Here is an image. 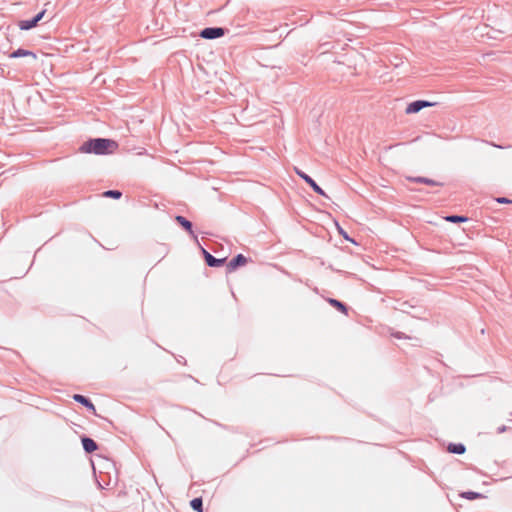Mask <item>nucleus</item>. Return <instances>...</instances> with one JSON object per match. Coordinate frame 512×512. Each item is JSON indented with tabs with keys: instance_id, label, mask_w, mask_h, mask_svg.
<instances>
[{
	"instance_id": "1",
	"label": "nucleus",
	"mask_w": 512,
	"mask_h": 512,
	"mask_svg": "<svg viewBox=\"0 0 512 512\" xmlns=\"http://www.w3.org/2000/svg\"><path fill=\"white\" fill-rule=\"evenodd\" d=\"M118 148V143L109 138H90L79 148L82 153L95 155H109Z\"/></svg>"
},
{
	"instance_id": "2",
	"label": "nucleus",
	"mask_w": 512,
	"mask_h": 512,
	"mask_svg": "<svg viewBox=\"0 0 512 512\" xmlns=\"http://www.w3.org/2000/svg\"><path fill=\"white\" fill-rule=\"evenodd\" d=\"M295 173L305 181L306 184H308L311 189L317 193L318 195H321L327 199H330V197L325 193V191L316 183V181L310 177L307 173L302 171L301 169L294 167Z\"/></svg>"
},
{
	"instance_id": "3",
	"label": "nucleus",
	"mask_w": 512,
	"mask_h": 512,
	"mask_svg": "<svg viewBox=\"0 0 512 512\" xmlns=\"http://www.w3.org/2000/svg\"><path fill=\"white\" fill-rule=\"evenodd\" d=\"M226 32L227 29L223 27H206L200 31L199 36L203 39L214 40L223 37Z\"/></svg>"
},
{
	"instance_id": "4",
	"label": "nucleus",
	"mask_w": 512,
	"mask_h": 512,
	"mask_svg": "<svg viewBox=\"0 0 512 512\" xmlns=\"http://www.w3.org/2000/svg\"><path fill=\"white\" fill-rule=\"evenodd\" d=\"M45 13H46V9H43L40 12H38L34 17H32L31 19L20 20L18 22V27L20 28V30H24V31H27V30H30V29L36 27L38 25V23L44 18Z\"/></svg>"
},
{
	"instance_id": "5",
	"label": "nucleus",
	"mask_w": 512,
	"mask_h": 512,
	"mask_svg": "<svg viewBox=\"0 0 512 512\" xmlns=\"http://www.w3.org/2000/svg\"><path fill=\"white\" fill-rule=\"evenodd\" d=\"M435 105L436 102H431L428 100H415L407 105L405 112L406 114H415L420 112L424 108L432 107Z\"/></svg>"
},
{
	"instance_id": "6",
	"label": "nucleus",
	"mask_w": 512,
	"mask_h": 512,
	"mask_svg": "<svg viewBox=\"0 0 512 512\" xmlns=\"http://www.w3.org/2000/svg\"><path fill=\"white\" fill-rule=\"evenodd\" d=\"M198 245L201 248V252L203 254L207 266L218 268L224 265L226 258H216L212 254H210L206 249H204L199 243Z\"/></svg>"
},
{
	"instance_id": "7",
	"label": "nucleus",
	"mask_w": 512,
	"mask_h": 512,
	"mask_svg": "<svg viewBox=\"0 0 512 512\" xmlns=\"http://www.w3.org/2000/svg\"><path fill=\"white\" fill-rule=\"evenodd\" d=\"M248 258L243 254H237L226 265L227 273L236 271L238 268L246 265Z\"/></svg>"
},
{
	"instance_id": "8",
	"label": "nucleus",
	"mask_w": 512,
	"mask_h": 512,
	"mask_svg": "<svg viewBox=\"0 0 512 512\" xmlns=\"http://www.w3.org/2000/svg\"><path fill=\"white\" fill-rule=\"evenodd\" d=\"M73 400L81 405H83L85 408H87L88 411L96 415V408L91 399L87 396H84L82 394H74L72 396Z\"/></svg>"
},
{
	"instance_id": "9",
	"label": "nucleus",
	"mask_w": 512,
	"mask_h": 512,
	"mask_svg": "<svg viewBox=\"0 0 512 512\" xmlns=\"http://www.w3.org/2000/svg\"><path fill=\"white\" fill-rule=\"evenodd\" d=\"M175 221L186 231L188 232L193 238L194 240L198 243V238L197 236L194 234V231H193V224L190 220H188L187 218H185L184 216L182 215H177L175 216Z\"/></svg>"
},
{
	"instance_id": "10",
	"label": "nucleus",
	"mask_w": 512,
	"mask_h": 512,
	"mask_svg": "<svg viewBox=\"0 0 512 512\" xmlns=\"http://www.w3.org/2000/svg\"><path fill=\"white\" fill-rule=\"evenodd\" d=\"M20 57H28L30 58L29 63H34L37 60V56L33 51L24 49V48H18L11 52L9 54V58H20Z\"/></svg>"
},
{
	"instance_id": "11",
	"label": "nucleus",
	"mask_w": 512,
	"mask_h": 512,
	"mask_svg": "<svg viewBox=\"0 0 512 512\" xmlns=\"http://www.w3.org/2000/svg\"><path fill=\"white\" fill-rule=\"evenodd\" d=\"M81 443L86 453H93L98 449L97 442L86 435L81 437Z\"/></svg>"
},
{
	"instance_id": "12",
	"label": "nucleus",
	"mask_w": 512,
	"mask_h": 512,
	"mask_svg": "<svg viewBox=\"0 0 512 512\" xmlns=\"http://www.w3.org/2000/svg\"><path fill=\"white\" fill-rule=\"evenodd\" d=\"M407 180L410 182L421 183V184H425V185H429V186H442L443 185V183H441V182H438L431 178L422 177V176L408 177Z\"/></svg>"
},
{
	"instance_id": "13",
	"label": "nucleus",
	"mask_w": 512,
	"mask_h": 512,
	"mask_svg": "<svg viewBox=\"0 0 512 512\" xmlns=\"http://www.w3.org/2000/svg\"><path fill=\"white\" fill-rule=\"evenodd\" d=\"M327 302L332 306L334 307L335 309H337L339 312L347 315L348 314V310H349V307L342 301L338 300V299H335V298H328L327 299Z\"/></svg>"
},
{
	"instance_id": "14",
	"label": "nucleus",
	"mask_w": 512,
	"mask_h": 512,
	"mask_svg": "<svg viewBox=\"0 0 512 512\" xmlns=\"http://www.w3.org/2000/svg\"><path fill=\"white\" fill-rule=\"evenodd\" d=\"M447 451L452 454L462 455L466 451V446L463 443H449Z\"/></svg>"
},
{
	"instance_id": "15",
	"label": "nucleus",
	"mask_w": 512,
	"mask_h": 512,
	"mask_svg": "<svg viewBox=\"0 0 512 512\" xmlns=\"http://www.w3.org/2000/svg\"><path fill=\"white\" fill-rule=\"evenodd\" d=\"M460 497L467 499V500H476V499L484 498L485 496L479 492L465 491V492L460 493Z\"/></svg>"
},
{
	"instance_id": "16",
	"label": "nucleus",
	"mask_w": 512,
	"mask_h": 512,
	"mask_svg": "<svg viewBox=\"0 0 512 512\" xmlns=\"http://www.w3.org/2000/svg\"><path fill=\"white\" fill-rule=\"evenodd\" d=\"M190 507L196 512H203V500L201 497H195L190 501Z\"/></svg>"
},
{
	"instance_id": "17",
	"label": "nucleus",
	"mask_w": 512,
	"mask_h": 512,
	"mask_svg": "<svg viewBox=\"0 0 512 512\" xmlns=\"http://www.w3.org/2000/svg\"><path fill=\"white\" fill-rule=\"evenodd\" d=\"M446 221L451 223H462L468 221V217L464 215L451 214L445 217Z\"/></svg>"
},
{
	"instance_id": "18",
	"label": "nucleus",
	"mask_w": 512,
	"mask_h": 512,
	"mask_svg": "<svg viewBox=\"0 0 512 512\" xmlns=\"http://www.w3.org/2000/svg\"><path fill=\"white\" fill-rule=\"evenodd\" d=\"M106 198H112V199H120L122 197V192L120 190H107L104 191L102 194Z\"/></svg>"
},
{
	"instance_id": "19",
	"label": "nucleus",
	"mask_w": 512,
	"mask_h": 512,
	"mask_svg": "<svg viewBox=\"0 0 512 512\" xmlns=\"http://www.w3.org/2000/svg\"><path fill=\"white\" fill-rule=\"evenodd\" d=\"M391 336L394 338H397V339H410L409 336H407L405 333L400 332V331L391 332Z\"/></svg>"
},
{
	"instance_id": "20",
	"label": "nucleus",
	"mask_w": 512,
	"mask_h": 512,
	"mask_svg": "<svg viewBox=\"0 0 512 512\" xmlns=\"http://www.w3.org/2000/svg\"><path fill=\"white\" fill-rule=\"evenodd\" d=\"M338 231H339V234L343 236L344 239H346L347 241H350L352 243H355L354 240L352 238H350V236L347 234V232L341 228L339 225H338Z\"/></svg>"
},
{
	"instance_id": "21",
	"label": "nucleus",
	"mask_w": 512,
	"mask_h": 512,
	"mask_svg": "<svg viewBox=\"0 0 512 512\" xmlns=\"http://www.w3.org/2000/svg\"><path fill=\"white\" fill-rule=\"evenodd\" d=\"M410 308H415V307L410 305L408 301L402 302L401 311L410 313V311H409Z\"/></svg>"
},
{
	"instance_id": "22",
	"label": "nucleus",
	"mask_w": 512,
	"mask_h": 512,
	"mask_svg": "<svg viewBox=\"0 0 512 512\" xmlns=\"http://www.w3.org/2000/svg\"><path fill=\"white\" fill-rule=\"evenodd\" d=\"M485 143L495 147V148H498V149H506V148H511L512 145H508V146H503V145H500V144H497L495 142H489V141H485Z\"/></svg>"
},
{
	"instance_id": "23",
	"label": "nucleus",
	"mask_w": 512,
	"mask_h": 512,
	"mask_svg": "<svg viewBox=\"0 0 512 512\" xmlns=\"http://www.w3.org/2000/svg\"><path fill=\"white\" fill-rule=\"evenodd\" d=\"M497 202L506 204V203H511L512 201L506 197H499V198H497Z\"/></svg>"
},
{
	"instance_id": "24",
	"label": "nucleus",
	"mask_w": 512,
	"mask_h": 512,
	"mask_svg": "<svg viewBox=\"0 0 512 512\" xmlns=\"http://www.w3.org/2000/svg\"><path fill=\"white\" fill-rule=\"evenodd\" d=\"M506 429H507V428H506V426H505V425H502V426H500V427H498V428H497V433H498V434H501V433L505 432V431H506Z\"/></svg>"
}]
</instances>
